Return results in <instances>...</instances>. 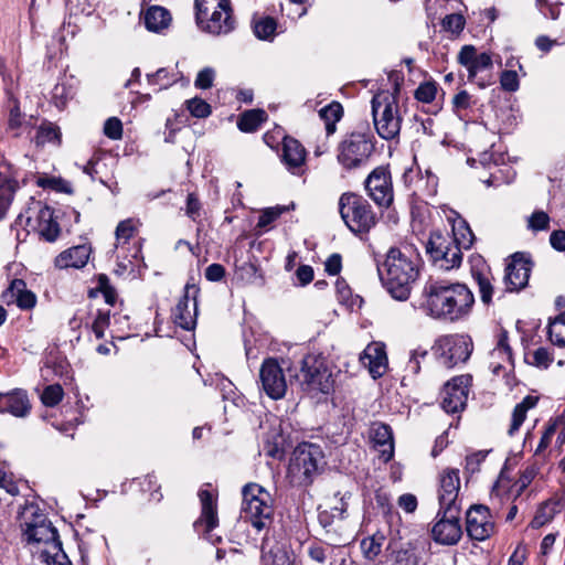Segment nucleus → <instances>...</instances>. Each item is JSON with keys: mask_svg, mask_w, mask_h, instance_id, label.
<instances>
[{"mask_svg": "<svg viewBox=\"0 0 565 565\" xmlns=\"http://www.w3.org/2000/svg\"><path fill=\"white\" fill-rule=\"evenodd\" d=\"M425 308L435 319L456 322L467 318L475 305L472 291L460 282L434 280L424 288Z\"/></svg>", "mask_w": 565, "mask_h": 565, "instance_id": "f257e3e1", "label": "nucleus"}, {"mask_svg": "<svg viewBox=\"0 0 565 565\" xmlns=\"http://www.w3.org/2000/svg\"><path fill=\"white\" fill-rule=\"evenodd\" d=\"M419 254L411 245L390 248L384 263L379 267V274L383 286L394 299H408L419 276Z\"/></svg>", "mask_w": 565, "mask_h": 565, "instance_id": "f03ea898", "label": "nucleus"}, {"mask_svg": "<svg viewBox=\"0 0 565 565\" xmlns=\"http://www.w3.org/2000/svg\"><path fill=\"white\" fill-rule=\"evenodd\" d=\"M199 29L212 35H226L235 29L231 0H195Z\"/></svg>", "mask_w": 565, "mask_h": 565, "instance_id": "7ed1b4c3", "label": "nucleus"}, {"mask_svg": "<svg viewBox=\"0 0 565 565\" xmlns=\"http://www.w3.org/2000/svg\"><path fill=\"white\" fill-rule=\"evenodd\" d=\"M242 497L241 518L257 531L269 527L274 519L270 493L257 483H247L242 489Z\"/></svg>", "mask_w": 565, "mask_h": 565, "instance_id": "20e7f679", "label": "nucleus"}, {"mask_svg": "<svg viewBox=\"0 0 565 565\" xmlns=\"http://www.w3.org/2000/svg\"><path fill=\"white\" fill-rule=\"evenodd\" d=\"M23 536L33 545V552L39 554V558L45 564L72 565L51 522L23 531Z\"/></svg>", "mask_w": 565, "mask_h": 565, "instance_id": "39448f33", "label": "nucleus"}, {"mask_svg": "<svg viewBox=\"0 0 565 565\" xmlns=\"http://www.w3.org/2000/svg\"><path fill=\"white\" fill-rule=\"evenodd\" d=\"M324 463V454L319 445L301 443L292 452L288 471L294 482L309 484Z\"/></svg>", "mask_w": 565, "mask_h": 565, "instance_id": "423d86ee", "label": "nucleus"}, {"mask_svg": "<svg viewBox=\"0 0 565 565\" xmlns=\"http://www.w3.org/2000/svg\"><path fill=\"white\" fill-rule=\"evenodd\" d=\"M341 217L355 234L367 233L376 224V215L369 202L354 193H343L339 200Z\"/></svg>", "mask_w": 565, "mask_h": 565, "instance_id": "0eeeda50", "label": "nucleus"}, {"mask_svg": "<svg viewBox=\"0 0 565 565\" xmlns=\"http://www.w3.org/2000/svg\"><path fill=\"white\" fill-rule=\"evenodd\" d=\"M372 115L377 135L385 140L398 137L402 127L399 107L393 96L379 94L372 98Z\"/></svg>", "mask_w": 565, "mask_h": 565, "instance_id": "6e6552de", "label": "nucleus"}, {"mask_svg": "<svg viewBox=\"0 0 565 565\" xmlns=\"http://www.w3.org/2000/svg\"><path fill=\"white\" fill-rule=\"evenodd\" d=\"M300 376L301 388L309 394H329L333 390L334 379L321 358L316 355L305 356Z\"/></svg>", "mask_w": 565, "mask_h": 565, "instance_id": "1a4fd4ad", "label": "nucleus"}, {"mask_svg": "<svg viewBox=\"0 0 565 565\" xmlns=\"http://www.w3.org/2000/svg\"><path fill=\"white\" fill-rule=\"evenodd\" d=\"M433 350L439 363L451 369L470 358L473 343L468 334H449L439 338Z\"/></svg>", "mask_w": 565, "mask_h": 565, "instance_id": "9d476101", "label": "nucleus"}, {"mask_svg": "<svg viewBox=\"0 0 565 565\" xmlns=\"http://www.w3.org/2000/svg\"><path fill=\"white\" fill-rule=\"evenodd\" d=\"M374 151L372 137L363 132H352L340 145L338 161L345 169L365 164Z\"/></svg>", "mask_w": 565, "mask_h": 565, "instance_id": "9b49d317", "label": "nucleus"}, {"mask_svg": "<svg viewBox=\"0 0 565 565\" xmlns=\"http://www.w3.org/2000/svg\"><path fill=\"white\" fill-rule=\"evenodd\" d=\"M201 513L200 516L194 521V531L204 536L211 543H217L221 537L213 534L214 529L218 526L217 515V498L216 494L209 489H200L198 493Z\"/></svg>", "mask_w": 565, "mask_h": 565, "instance_id": "f8f14e48", "label": "nucleus"}, {"mask_svg": "<svg viewBox=\"0 0 565 565\" xmlns=\"http://www.w3.org/2000/svg\"><path fill=\"white\" fill-rule=\"evenodd\" d=\"M438 521L431 529V536L441 545H455L462 535L460 525V508L439 509Z\"/></svg>", "mask_w": 565, "mask_h": 565, "instance_id": "ddd939ff", "label": "nucleus"}, {"mask_svg": "<svg viewBox=\"0 0 565 565\" xmlns=\"http://www.w3.org/2000/svg\"><path fill=\"white\" fill-rule=\"evenodd\" d=\"M426 249L431 259L443 269L449 270L461 264V247L440 234L430 236Z\"/></svg>", "mask_w": 565, "mask_h": 565, "instance_id": "4468645a", "label": "nucleus"}, {"mask_svg": "<svg viewBox=\"0 0 565 565\" xmlns=\"http://www.w3.org/2000/svg\"><path fill=\"white\" fill-rule=\"evenodd\" d=\"M471 376L459 375L448 381L440 393V405L448 414L463 411L468 399Z\"/></svg>", "mask_w": 565, "mask_h": 565, "instance_id": "2eb2a0df", "label": "nucleus"}, {"mask_svg": "<svg viewBox=\"0 0 565 565\" xmlns=\"http://www.w3.org/2000/svg\"><path fill=\"white\" fill-rule=\"evenodd\" d=\"M200 289L194 284L184 286L183 296L172 309L173 322L184 330H193L196 324L198 295Z\"/></svg>", "mask_w": 565, "mask_h": 565, "instance_id": "dca6fc26", "label": "nucleus"}, {"mask_svg": "<svg viewBox=\"0 0 565 565\" xmlns=\"http://www.w3.org/2000/svg\"><path fill=\"white\" fill-rule=\"evenodd\" d=\"M262 390L273 399H280L287 391V382L282 367L276 359H266L259 370Z\"/></svg>", "mask_w": 565, "mask_h": 565, "instance_id": "f3484780", "label": "nucleus"}, {"mask_svg": "<svg viewBox=\"0 0 565 565\" xmlns=\"http://www.w3.org/2000/svg\"><path fill=\"white\" fill-rule=\"evenodd\" d=\"M467 534L476 541H484L494 532V521L490 510L483 504H475L466 513Z\"/></svg>", "mask_w": 565, "mask_h": 565, "instance_id": "a211bd4d", "label": "nucleus"}, {"mask_svg": "<svg viewBox=\"0 0 565 565\" xmlns=\"http://www.w3.org/2000/svg\"><path fill=\"white\" fill-rule=\"evenodd\" d=\"M369 196L380 206H390L393 202V188L390 172L380 167L372 171L365 181Z\"/></svg>", "mask_w": 565, "mask_h": 565, "instance_id": "6ab92c4d", "label": "nucleus"}, {"mask_svg": "<svg viewBox=\"0 0 565 565\" xmlns=\"http://www.w3.org/2000/svg\"><path fill=\"white\" fill-rule=\"evenodd\" d=\"M459 489V470L455 468L445 469L439 479V509L460 508L458 502Z\"/></svg>", "mask_w": 565, "mask_h": 565, "instance_id": "aec40b11", "label": "nucleus"}, {"mask_svg": "<svg viewBox=\"0 0 565 565\" xmlns=\"http://www.w3.org/2000/svg\"><path fill=\"white\" fill-rule=\"evenodd\" d=\"M530 271V260L520 253L514 254L505 267L504 284L507 290L519 291L523 289L527 285Z\"/></svg>", "mask_w": 565, "mask_h": 565, "instance_id": "412c9836", "label": "nucleus"}, {"mask_svg": "<svg viewBox=\"0 0 565 565\" xmlns=\"http://www.w3.org/2000/svg\"><path fill=\"white\" fill-rule=\"evenodd\" d=\"M35 209L34 215L28 217L29 224L41 237L47 242H54L60 234L58 223L54 218V211L47 205H42L40 202Z\"/></svg>", "mask_w": 565, "mask_h": 565, "instance_id": "4be33fe9", "label": "nucleus"}, {"mask_svg": "<svg viewBox=\"0 0 565 565\" xmlns=\"http://www.w3.org/2000/svg\"><path fill=\"white\" fill-rule=\"evenodd\" d=\"M458 62L468 71V78L473 79L478 73L492 68V57L483 52L478 54L473 45H465L458 54Z\"/></svg>", "mask_w": 565, "mask_h": 565, "instance_id": "5701e85b", "label": "nucleus"}, {"mask_svg": "<svg viewBox=\"0 0 565 565\" xmlns=\"http://www.w3.org/2000/svg\"><path fill=\"white\" fill-rule=\"evenodd\" d=\"M360 360L369 369L373 379H379L387 371L388 360L385 345L382 342H372L366 345Z\"/></svg>", "mask_w": 565, "mask_h": 565, "instance_id": "b1692460", "label": "nucleus"}, {"mask_svg": "<svg viewBox=\"0 0 565 565\" xmlns=\"http://www.w3.org/2000/svg\"><path fill=\"white\" fill-rule=\"evenodd\" d=\"M306 149L292 137H285L282 141V162L294 174H300L306 162Z\"/></svg>", "mask_w": 565, "mask_h": 565, "instance_id": "393cba45", "label": "nucleus"}, {"mask_svg": "<svg viewBox=\"0 0 565 565\" xmlns=\"http://www.w3.org/2000/svg\"><path fill=\"white\" fill-rule=\"evenodd\" d=\"M31 411L28 395L22 390L0 393V413H9L15 417H25Z\"/></svg>", "mask_w": 565, "mask_h": 565, "instance_id": "a878e982", "label": "nucleus"}, {"mask_svg": "<svg viewBox=\"0 0 565 565\" xmlns=\"http://www.w3.org/2000/svg\"><path fill=\"white\" fill-rule=\"evenodd\" d=\"M19 184L14 172L7 163H0V218L6 214Z\"/></svg>", "mask_w": 565, "mask_h": 565, "instance_id": "bb28decb", "label": "nucleus"}, {"mask_svg": "<svg viewBox=\"0 0 565 565\" xmlns=\"http://www.w3.org/2000/svg\"><path fill=\"white\" fill-rule=\"evenodd\" d=\"M371 437L374 446L379 448L381 459L388 462L394 456L393 433L388 425L382 423L373 424Z\"/></svg>", "mask_w": 565, "mask_h": 565, "instance_id": "cd10ccee", "label": "nucleus"}, {"mask_svg": "<svg viewBox=\"0 0 565 565\" xmlns=\"http://www.w3.org/2000/svg\"><path fill=\"white\" fill-rule=\"evenodd\" d=\"M89 258V248L86 245H78L67 250L62 252L55 258V266L57 268H82L84 267Z\"/></svg>", "mask_w": 565, "mask_h": 565, "instance_id": "c85d7f7f", "label": "nucleus"}, {"mask_svg": "<svg viewBox=\"0 0 565 565\" xmlns=\"http://www.w3.org/2000/svg\"><path fill=\"white\" fill-rule=\"evenodd\" d=\"M512 364V352L508 342V333L502 331L498 338L497 347L491 351L490 369L498 375L504 364Z\"/></svg>", "mask_w": 565, "mask_h": 565, "instance_id": "c756f323", "label": "nucleus"}, {"mask_svg": "<svg viewBox=\"0 0 565 565\" xmlns=\"http://www.w3.org/2000/svg\"><path fill=\"white\" fill-rule=\"evenodd\" d=\"M143 20L149 31L161 32L170 25L171 14L163 7L153 6L146 11Z\"/></svg>", "mask_w": 565, "mask_h": 565, "instance_id": "7c9ffc66", "label": "nucleus"}, {"mask_svg": "<svg viewBox=\"0 0 565 565\" xmlns=\"http://www.w3.org/2000/svg\"><path fill=\"white\" fill-rule=\"evenodd\" d=\"M22 532L50 522L40 507L33 502L26 503L19 512Z\"/></svg>", "mask_w": 565, "mask_h": 565, "instance_id": "2f4dec72", "label": "nucleus"}, {"mask_svg": "<svg viewBox=\"0 0 565 565\" xmlns=\"http://www.w3.org/2000/svg\"><path fill=\"white\" fill-rule=\"evenodd\" d=\"M451 213L456 216L452 224L454 238L451 242L461 248L468 249L473 243L475 235L463 218L455 211H451Z\"/></svg>", "mask_w": 565, "mask_h": 565, "instance_id": "473e14b6", "label": "nucleus"}, {"mask_svg": "<svg viewBox=\"0 0 565 565\" xmlns=\"http://www.w3.org/2000/svg\"><path fill=\"white\" fill-rule=\"evenodd\" d=\"M559 512V501L551 499L539 508L533 520L531 521V526L533 529H540L552 521L553 518Z\"/></svg>", "mask_w": 565, "mask_h": 565, "instance_id": "72a5a7b5", "label": "nucleus"}, {"mask_svg": "<svg viewBox=\"0 0 565 565\" xmlns=\"http://www.w3.org/2000/svg\"><path fill=\"white\" fill-rule=\"evenodd\" d=\"M536 402H537L536 397L529 395V396L524 397L523 401L514 407L513 413H512L511 425L508 430L510 436H513L514 433L519 430V428L521 427V425L523 424V422L526 417V412L529 409H531L532 407H534Z\"/></svg>", "mask_w": 565, "mask_h": 565, "instance_id": "f704fd0d", "label": "nucleus"}, {"mask_svg": "<svg viewBox=\"0 0 565 565\" xmlns=\"http://www.w3.org/2000/svg\"><path fill=\"white\" fill-rule=\"evenodd\" d=\"M139 221L135 218H126L120 221L115 230V248H122L125 244L137 233Z\"/></svg>", "mask_w": 565, "mask_h": 565, "instance_id": "c9c22d12", "label": "nucleus"}, {"mask_svg": "<svg viewBox=\"0 0 565 565\" xmlns=\"http://www.w3.org/2000/svg\"><path fill=\"white\" fill-rule=\"evenodd\" d=\"M267 118L263 109H250L243 113L238 119L237 126L244 132L255 131Z\"/></svg>", "mask_w": 565, "mask_h": 565, "instance_id": "e433bc0d", "label": "nucleus"}, {"mask_svg": "<svg viewBox=\"0 0 565 565\" xmlns=\"http://www.w3.org/2000/svg\"><path fill=\"white\" fill-rule=\"evenodd\" d=\"M342 111L341 104L337 102H332L319 110V116L324 121L328 136L335 131V124L341 119Z\"/></svg>", "mask_w": 565, "mask_h": 565, "instance_id": "4c0bfd02", "label": "nucleus"}, {"mask_svg": "<svg viewBox=\"0 0 565 565\" xmlns=\"http://www.w3.org/2000/svg\"><path fill=\"white\" fill-rule=\"evenodd\" d=\"M420 562L418 551L409 543L393 552L392 565H420Z\"/></svg>", "mask_w": 565, "mask_h": 565, "instance_id": "58836bf2", "label": "nucleus"}, {"mask_svg": "<svg viewBox=\"0 0 565 565\" xmlns=\"http://www.w3.org/2000/svg\"><path fill=\"white\" fill-rule=\"evenodd\" d=\"M277 22L271 17H262L254 21L253 30L257 39L271 41L276 34Z\"/></svg>", "mask_w": 565, "mask_h": 565, "instance_id": "ea45409f", "label": "nucleus"}, {"mask_svg": "<svg viewBox=\"0 0 565 565\" xmlns=\"http://www.w3.org/2000/svg\"><path fill=\"white\" fill-rule=\"evenodd\" d=\"M25 284L21 279H14L11 282L10 289L17 292V303L21 309H30L35 305V296L28 290H24Z\"/></svg>", "mask_w": 565, "mask_h": 565, "instance_id": "a19ab883", "label": "nucleus"}, {"mask_svg": "<svg viewBox=\"0 0 565 565\" xmlns=\"http://www.w3.org/2000/svg\"><path fill=\"white\" fill-rule=\"evenodd\" d=\"M548 338L553 344L565 348V312L550 322Z\"/></svg>", "mask_w": 565, "mask_h": 565, "instance_id": "79ce46f5", "label": "nucleus"}, {"mask_svg": "<svg viewBox=\"0 0 565 565\" xmlns=\"http://www.w3.org/2000/svg\"><path fill=\"white\" fill-rule=\"evenodd\" d=\"M472 277L479 287L481 301L489 305L492 301L493 287L489 278V274L472 269Z\"/></svg>", "mask_w": 565, "mask_h": 565, "instance_id": "37998d69", "label": "nucleus"}, {"mask_svg": "<svg viewBox=\"0 0 565 565\" xmlns=\"http://www.w3.org/2000/svg\"><path fill=\"white\" fill-rule=\"evenodd\" d=\"M60 136L61 134L57 126L52 122H44L38 128L34 140L38 146H42L47 142L58 141Z\"/></svg>", "mask_w": 565, "mask_h": 565, "instance_id": "c03bdc74", "label": "nucleus"}, {"mask_svg": "<svg viewBox=\"0 0 565 565\" xmlns=\"http://www.w3.org/2000/svg\"><path fill=\"white\" fill-rule=\"evenodd\" d=\"M345 494L340 498V505H335L332 511L335 513H331L327 510L319 512L318 521L320 525L329 531L328 529L333 524L334 518H338L339 520L343 519V514L347 511V503H345Z\"/></svg>", "mask_w": 565, "mask_h": 565, "instance_id": "a18cd8bd", "label": "nucleus"}, {"mask_svg": "<svg viewBox=\"0 0 565 565\" xmlns=\"http://www.w3.org/2000/svg\"><path fill=\"white\" fill-rule=\"evenodd\" d=\"M149 85L158 86V90L166 89L177 82L175 74H171L167 68H159L153 74L147 75Z\"/></svg>", "mask_w": 565, "mask_h": 565, "instance_id": "49530a36", "label": "nucleus"}, {"mask_svg": "<svg viewBox=\"0 0 565 565\" xmlns=\"http://www.w3.org/2000/svg\"><path fill=\"white\" fill-rule=\"evenodd\" d=\"M554 356L546 348H537L525 355V361L540 369H547L553 362Z\"/></svg>", "mask_w": 565, "mask_h": 565, "instance_id": "de8ad7c7", "label": "nucleus"}, {"mask_svg": "<svg viewBox=\"0 0 565 565\" xmlns=\"http://www.w3.org/2000/svg\"><path fill=\"white\" fill-rule=\"evenodd\" d=\"M73 96L74 89L72 85L65 82L57 83L52 90V98L58 108H63Z\"/></svg>", "mask_w": 565, "mask_h": 565, "instance_id": "09e8293b", "label": "nucleus"}, {"mask_svg": "<svg viewBox=\"0 0 565 565\" xmlns=\"http://www.w3.org/2000/svg\"><path fill=\"white\" fill-rule=\"evenodd\" d=\"M64 396L63 387L60 384L47 385L42 395L41 401L47 407L57 405Z\"/></svg>", "mask_w": 565, "mask_h": 565, "instance_id": "8fccbe9b", "label": "nucleus"}, {"mask_svg": "<svg viewBox=\"0 0 565 565\" xmlns=\"http://www.w3.org/2000/svg\"><path fill=\"white\" fill-rule=\"evenodd\" d=\"M329 551L332 554L333 552H335V548H333L329 545L326 546L320 542H312V543H310V545L307 548V553H308L309 557L319 564L326 563L328 555H329Z\"/></svg>", "mask_w": 565, "mask_h": 565, "instance_id": "3c124183", "label": "nucleus"}, {"mask_svg": "<svg viewBox=\"0 0 565 565\" xmlns=\"http://www.w3.org/2000/svg\"><path fill=\"white\" fill-rule=\"evenodd\" d=\"M381 539L382 537L377 539L376 536H371L362 540L361 548L367 559L372 561L381 553Z\"/></svg>", "mask_w": 565, "mask_h": 565, "instance_id": "603ef678", "label": "nucleus"}, {"mask_svg": "<svg viewBox=\"0 0 565 565\" xmlns=\"http://www.w3.org/2000/svg\"><path fill=\"white\" fill-rule=\"evenodd\" d=\"M186 107L192 116L196 118H205L211 114V106L201 98H192L186 102Z\"/></svg>", "mask_w": 565, "mask_h": 565, "instance_id": "864d4df0", "label": "nucleus"}, {"mask_svg": "<svg viewBox=\"0 0 565 565\" xmlns=\"http://www.w3.org/2000/svg\"><path fill=\"white\" fill-rule=\"evenodd\" d=\"M110 323V315L109 311L98 310V313L92 324V331L94 332L97 339L104 338L105 330L108 328Z\"/></svg>", "mask_w": 565, "mask_h": 565, "instance_id": "5fc2aeb1", "label": "nucleus"}, {"mask_svg": "<svg viewBox=\"0 0 565 565\" xmlns=\"http://www.w3.org/2000/svg\"><path fill=\"white\" fill-rule=\"evenodd\" d=\"M437 87L434 83H423L415 90V97L423 103H430L435 99Z\"/></svg>", "mask_w": 565, "mask_h": 565, "instance_id": "6e6d98bb", "label": "nucleus"}, {"mask_svg": "<svg viewBox=\"0 0 565 565\" xmlns=\"http://www.w3.org/2000/svg\"><path fill=\"white\" fill-rule=\"evenodd\" d=\"M215 78V71L212 67H204L201 70L194 81V85L200 89H209L212 87Z\"/></svg>", "mask_w": 565, "mask_h": 565, "instance_id": "4d7b16f0", "label": "nucleus"}, {"mask_svg": "<svg viewBox=\"0 0 565 565\" xmlns=\"http://www.w3.org/2000/svg\"><path fill=\"white\" fill-rule=\"evenodd\" d=\"M104 134L113 139L119 140L122 137V124L117 117H110L105 121Z\"/></svg>", "mask_w": 565, "mask_h": 565, "instance_id": "13d9d810", "label": "nucleus"}, {"mask_svg": "<svg viewBox=\"0 0 565 565\" xmlns=\"http://www.w3.org/2000/svg\"><path fill=\"white\" fill-rule=\"evenodd\" d=\"M263 563L264 565H290L289 557L279 548L264 553Z\"/></svg>", "mask_w": 565, "mask_h": 565, "instance_id": "bf43d9fd", "label": "nucleus"}, {"mask_svg": "<svg viewBox=\"0 0 565 565\" xmlns=\"http://www.w3.org/2000/svg\"><path fill=\"white\" fill-rule=\"evenodd\" d=\"M443 26L446 31H450L451 33H459L463 30L465 19L461 14H448L443 20Z\"/></svg>", "mask_w": 565, "mask_h": 565, "instance_id": "052dcab7", "label": "nucleus"}, {"mask_svg": "<svg viewBox=\"0 0 565 565\" xmlns=\"http://www.w3.org/2000/svg\"><path fill=\"white\" fill-rule=\"evenodd\" d=\"M550 216L543 211L534 212L529 218V228L544 231L548 228Z\"/></svg>", "mask_w": 565, "mask_h": 565, "instance_id": "680f3d73", "label": "nucleus"}, {"mask_svg": "<svg viewBox=\"0 0 565 565\" xmlns=\"http://www.w3.org/2000/svg\"><path fill=\"white\" fill-rule=\"evenodd\" d=\"M535 3L545 18L556 20L559 17L561 8L558 4L551 3L548 0H536Z\"/></svg>", "mask_w": 565, "mask_h": 565, "instance_id": "e2e57ef3", "label": "nucleus"}, {"mask_svg": "<svg viewBox=\"0 0 565 565\" xmlns=\"http://www.w3.org/2000/svg\"><path fill=\"white\" fill-rule=\"evenodd\" d=\"M0 489H3L7 493L11 495H17L19 493L18 483L13 480L12 475H9L7 471L0 468Z\"/></svg>", "mask_w": 565, "mask_h": 565, "instance_id": "0e129e2a", "label": "nucleus"}, {"mask_svg": "<svg viewBox=\"0 0 565 565\" xmlns=\"http://www.w3.org/2000/svg\"><path fill=\"white\" fill-rule=\"evenodd\" d=\"M500 83L503 89L515 92L519 88V78L515 71H504L501 74Z\"/></svg>", "mask_w": 565, "mask_h": 565, "instance_id": "69168bd1", "label": "nucleus"}, {"mask_svg": "<svg viewBox=\"0 0 565 565\" xmlns=\"http://www.w3.org/2000/svg\"><path fill=\"white\" fill-rule=\"evenodd\" d=\"M427 355L426 351L415 350L412 352L411 358L406 364V372L416 375L420 370V359H424Z\"/></svg>", "mask_w": 565, "mask_h": 565, "instance_id": "338daca9", "label": "nucleus"}, {"mask_svg": "<svg viewBox=\"0 0 565 565\" xmlns=\"http://www.w3.org/2000/svg\"><path fill=\"white\" fill-rule=\"evenodd\" d=\"M99 287L104 295L105 301L108 305L114 306L117 299V292L115 288L108 284V278L104 275L99 277Z\"/></svg>", "mask_w": 565, "mask_h": 565, "instance_id": "774afa93", "label": "nucleus"}]
</instances>
